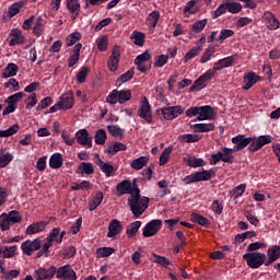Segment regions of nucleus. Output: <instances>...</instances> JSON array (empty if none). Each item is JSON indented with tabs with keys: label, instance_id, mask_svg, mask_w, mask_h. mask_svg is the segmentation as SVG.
<instances>
[{
	"label": "nucleus",
	"instance_id": "nucleus-1",
	"mask_svg": "<svg viewBox=\"0 0 280 280\" xmlns=\"http://www.w3.org/2000/svg\"><path fill=\"white\" fill-rule=\"evenodd\" d=\"M131 191H133V198L128 199V205L133 218L139 219L150 205V198L141 197V190L137 185V178H133L131 182Z\"/></svg>",
	"mask_w": 280,
	"mask_h": 280
},
{
	"label": "nucleus",
	"instance_id": "nucleus-2",
	"mask_svg": "<svg viewBox=\"0 0 280 280\" xmlns=\"http://www.w3.org/2000/svg\"><path fill=\"white\" fill-rule=\"evenodd\" d=\"M215 176V171L213 168L197 171L190 175H187L182 179L184 185H191V183H202L207 180H211Z\"/></svg>",
	"mask_w": 280,
	"mask_h": 280
},
{
	"label": "nucleus",
	"instance_id": "nucleus-3",
	"mask_svg": "<svg viewBox=\"0 0 280 280\" xmlns=\"http://www.w3.org/2000/svg\"><path fill=\"white\" fill-rule=\"evenodd\" d=\"M132 100V92L130 90H113L106 97L107 104L115 106V104H126Z\"/></svg>",
	"mask_w": 280,
	"mask_h": 280
},
{
	"label": "nucleus",
	"instance_id": "nucleus-4",
	"mask_svg": "<svg viewBox=\"0 0 280 280\" xmlns=\"http://www.w3.org/2000/svg\"><path fill=\"white\" fill-rule=\"evenodd\" d=\"M152 54L150 50L138 55L135 59V65L137 66L138 71L141 73H148L152 69Z\"/></svg>",
	"mask_w": 280,
	"mask_h": 280
},
{
	"label": "nucleus",
	"instance_id": "nucleus-5",
	"mask_svg": "<svg viewBox=\"0 0 280 280\" xmlns=\"http://www.w3.org/2000/svg\"><path fill=\"white\" fill-rule=\"evenodd\" d=\"M247 266L253 269L261 268L266 261V254L260 252H253L243 255Z\"/></svg>",
	"mask_w": 280,
	"mask_h": 280
},
{
	"label": "nucleus",
	"instance_id": "nucleus-6",
	"mask_svg": "<svg viewBox=\"0 0 280 280\" xmlns=\"http://www.w3.org/2000/svg\"><path fill=\"white\" fill-rule=\"evenodd\" d=\"M231 152L232 151L229 148L224 147L218 153L211 154L209 159L210 165H218L220 161L223 163H233L235 155L231 154Z\"/></svg>",
	"mask_w": 280,
	"mask_h": 280
},
{
	"label": "nucleus",
	"instance_id": "nucleus-7",
	"mask_svg": "<svg viewBox=\"0 0 280 280\" xmlns=\"http://www.w3.org/2000/svg\"><path fill=\"white\" fill-rule=\"evenodd\" d=\"M232 143H234V147L232 149L229 148V150H231V154H233V152H240L248 145H252L253 137L246 138L245 135H237L232 138Z\"/></svg>",
	"mask_w": 280,
	"mask_h": 280
},
{
	"label": "nucleus",
	"instance_id": "nucleus-8",
	"mask_svg": "<svg viewBox=\"0 0 280 280\" xmlns=\"http://www.w3.org/2000/svg\"><path fill=\"white\" fill-rule=\"evenodd\" d=\"M252 144L248 145V152H259L264 145H268V143H272V136L265 135L257 137H252Z\"/></svg>",
	"mask_w": 280,
	"mask_h": 280
},
{
	"label": "nucleus",
	"instance_id": "nucleus-9",
	"mask_svg": "<svg viewBox=\"0 0 280 280\" xmlns=\"http://www.w3.org/2000/svg\"><path fill=\"white\" fill-rule=\"evenodd\" d=\"M159 110H161L162 116L164 119H166V121H172L173 119H176V117H180V115L185 113V108L182 105L162 107L158 109V113Z\"/></svg>",
	"mask_w": 280,
	"mask_h": 280
},
{
	"label": "nucleus",
	"instance_id": "nucleus-10",
	"mask_svg": "<svg viewBox=\"0 0 280 280\" xmlns=\"http://www.w3.org/2000/svg\"><path fill=\"white\" fill-rule=\"evenodd\" d=\"M24 96L25 94L23 92H18L8 96L5 100V104H8V106L3 109L2 116L5 117L7 115H10V113H14V110H16V104H19Z\"/></svg>",
	"mask_w": 280,
	"mask_h": 280
},
{
	"label": "nucleus",
	"instance_id": "nucleus-11",
	"mask_svg": "<svg viewBox=\"0 0 280 280\" xmlns=\"http://www.w3.org/2000/svg\"><path fill=\"white\" fill-rule=\"evenodd\" d=\"M163 226V221L161 219H155L145 224L142 231L143 237H154L161 231Z\"/></svg>",
	"mask_w": 280,
	"mask_h": 280
},
{
	"label": "nucleus",
	"instance_id": "nucleus-12",
	"mask_svg": "<svg viewBox=\"0 0 280 280\" xmlns=\"http://www.w3.org/2000/svg\"><path fill=\"white\" fill-rule=\"evenodd\" d=\"M42 246H43V242L40 241V238H35L33 241L26 240L25 242H23L21 245V248L24 255L32 257L33 253H35V250H40Z\"/></svg>",
	"mask_w": 280,
	"mask_h": 280
},
{
	"label": "nucleus",
	"instance_id": "nucleus-13",
	"mask_svg": "<svg viewBox=\"0 0 280 280\" xmlns=\"http://www.w3.org/2000/svg\"><path fill=\"white\" fill-rule=\"evenodd\" d=\"M218 117V113H215V109L211 105H203L199 106V116L195 119V121H207V120H213Z\"/></svg>",
	"mask_w": 280,
	"mask_h": 280
},
{
	"label": "nucleus",
	"instance_id": "nucleus-14",
	"mask_svg": "<svg viewBox=\"0 0 280 280\" xmlns=\"http://www.w3.org/2000/svg\"><path fill=\"white\" fill-rule=\"evenodd\" d=\"M74 104H75L74 94H73V91L71 90L63 93L59 97L58 106H60V110H71Z\"/></svg>",
	"mask_w": 280,
	"mask_h": 280
},
{
	"label": "nucleus",
	"instance_id": "nucleus-15",
	"mask_svg": "<svg viewBox=\"0 0 280 280\" xmlns=\"http://www.w3.org/2000/svg\"><path fill=\"white\" fill-rule=\"evenodd\" d=\"M57 279H65V280H78V275L73 269H71V266L65 265L62 267H59L57 269Z\"/></svg>",
	"mask_w": 280,
	"mask_h": 280
},
{
	"label": "nucleus",
	"instance_id": "nucleus-16",
	"mask_svg": "<svg viewBox=\"0 0 280 280\" xmlns=\"http://www.w3.org/2000/svg\"><path fill=\"white\" fill-rule=\"evenodd\" d=\"M139 117L141 119H144L147 124H152V106L150 105V102L147 97H144V101H142L141 107L139 109Z\"/></svg>",
	"mask_w": 280,
	"mask_h": 280
},
{
	"label": "nucleus",
	"instance_id": "nucleus-17",
	"mask_svg": "<svg viewBox=\"0 0 280 280\" xmlns=\"http://www.w3.org/2000/svg\"><path fill=\"white\" fill-rule=\"evenodd\" d=\"M9 47H15V45H25V36L19 28H12L9 34Z\"/></svg>",
	"mask_w": 280,
	"mask_h": 280
},
{
	"label": "nucleus",
	"instance_id": "nucleus-18",
	"mask_svg": "<svg viewBox=\"0 0 280 280\" xmlns=\"http://www.w3.org/2000/svg\"><path fill=\"white\" fill-rule=\"evenodd\" d=\"M119 58H121V50L119 46H114L112 50V56L108 59V69L114 73L119 67Z\"/></svg>",
	"mask_w": 280,
	"mask_h": 280
},
{
	"label": "nucleus",
	"instance_id": "nucleus-19",
	"mask_svg": "<svg viewBox=\"0 0 280 280\" xmlns=\"http://www.w3.org/2000/svg\"><path fill=\"white\" fill-rule=\"evenodd\" d=\"M75 140L79 145H86L88 148H93V138L89 136V130L81 129L75 132Z\"/></svg>",
	"mask_w": 280,
	"mask_h": 280
},
{
	"label": "nucleus",
	"instance_id": "nucleus-20",
	"mask_svg": "<svg viewBox=\"0 0 280 280\" xmlns=\"http://www.w3.org/2000/svg\"><path fill=\"white\" fill-rule=\"evenodd\" d=\"M57 269L56 267H50L48 269L45 268H38L37 270H35V279L36 280H51L54 279V275H56Z\"/></svg>",
	"mask_w": 280,
	"mask_h": 280
},
{
	"label": "nucleus",
	"instance_id": "nucleus-21",
	"mask_svg": "<svg viewBox=\"0 0 280 280\" xmlns=\"http://www.w3.org/2000/svg\"><path fill=\"white\" fill-rule=\"evenodd\" d=\"M117 196H126V194H130L131 198H133L135 192L132 191V183L128 179H124L122 182L116 185Z\"/></svg>",
	"mask_w": 280,
	"mask_h": 280
},
{
	"label": "nucleus",
	"instance_id": "nucleus-22",
	"mask_svg": "<svg viewBox=\"0 0 280 280\" xmlns=\"http://www.w3.org/2000/svg\"><path fill=\"white\" fill-rule=\"evenodd\" d=\"M47 229V222L46 221H37L35 223H32L26 228V235H36V233H43Z\"/></svg>",
	"mask_w": 280,
	"mask_h": 280
},
{
	"label": "nucleus",
	"instance_id": "nucleus-23",
	"mask_svg": "<svg viewBox=\"0 0 280 280\" xmlns=\"http://www.w3.org/2000/svg\"><path fill=\"white\" fill-rule=\"evenodd\" d=\"M194 132H213L215 130V124L213 122H200V124H189Z\"/></svg>",
	"mask_w": 280,
	"mask_h": 280
},
{
	"label": "nucleus",
	"instance_id": "nucleus-24",
	"mask_svg": "<svg viewBox=\"0 0 280 280\" xmlns=\"http://www.w3.org/2000/svg\"><path fill=\"white\" fill-rule=\"evenodd\" d=\"M124 225H121V221L114 219L109 222L107 237H115L121 233Z\"/></svg>",
	"mask_w": 280,
	"mask_h": 280
},
{
	"label": "nucleus",
	"instance_id": "nucleus-25",
	"mask_svg": "<svg viewBox=\"0 0 280 280\" xmlns=\"http://www.w3.org/2000/svg\"><path fill=\"white\" fill-rule=\"evenodd\" d=\"M184 163H186L188 167L194 168L205 167V165H207V162L202 158H196L194 155H188L184 158Z\"/></svg>",
	"mask_w": 280,
	"mask_h": 280
},
{
	"label": "nucleus",
	"instance_id": "nucleus-26",
	"mask_svg": "<svg viewBox=\"0 0 280 280\" xmlns=\"http://www.w3.org/2000/svg\"><path fill=\"white\" fill-rule=\"evenodd\" d=\"M82 49V43L75 44L72 52H70V57L68 58V67L71 69L77 62L80 60V51Z\"/></svg>",
	"mask_w": 280,
	"mask_h": 280
},
{
	"label": "nucleus",
	"instance_id": "nucleus-27",
	"mask_svg": "<svg viewBox=\"0 0 280 280\" xmlns=\"http://www.w3.org/2000/svg\"><path fill=\"white\" fill-rule=\"evenodd\" d=\"M96 165H98L101 172H103V174H105L107 178H109L110 176H114L115 172H117V170H115V166L102 161V159H98V161L96 162Z\"/></svg>",
	"mask_w": 280,
	"mask_h": 280
},
{
	"label": "nucleus",
	"instance_id": "nucleus-28",
	"mask_svg": "<svg viewBox=\"0 0 280 280\" xmlns=\"http://www.w3.org/2000/svg\"><path fill=\"white\" fill-rule=\"evenodd\" d=\"M190 220L195 224H199V226H205V229H209V226H211V222L209 221V219L205 218L200 213L192 212L190 215Z\"/></svg>",
	"mask_w": 280,
	"mask_h": 280
},
{
	"label": "nucleus",
	"instance_id": "nucleus-29",
	"mask_svg": "<svg viewBox=\"0 0 280 280\" xmlns=\"http://www.w3.org/2000/svg\"><path fill=\"white\" fill-rule=\"evenodd\" d=\"M207 19L195 22L190 27L189 38H191V36H196V34H200V32L207 27Z\"/></svg>",
	"mask_w": 280,
	"mask_h": 280
},
{
	"label": "nucleus",
	"instance_id": "nucleus-30",
	"mask_svg": "<svg viewBox=\"0 0 280 280\" xmlns=\"http://www.w3.org/2000/svg\"><path fill=\"white\" fill-rule=\"evenodd\" d=\"M66 8L70 14H74L75 19L80 14V0H66Z\"/></svg>",
	"mask_w": 280,
	"mask_h": 280
},
{
	"label": "nucleus",
	"instance_id": "nucleus-31",
	"mask_svg": "<svg viewBox=\"0 0 280 280\" xmlns=\"http://www.w3.org/2000/svg\"><path fill=\"white\" fill-rule=\"evenodd\" d=\"M12 161H14V154L10 152L5 153V149H1L0 150V170H2V167H8V165H10Z\"/></svg>",
	"mask_w": 280,
	"mask_h": 280
},
{
	"label": "nucleus",
	"instance_id": "nucleus-32",
	"mask_svg": "<svg viewBox=\"0 0 280 280\" xmlns=\"http://www.w3.org/2000/svg\"><path fill=\"white\" fill-rule=\"evenodd\" d=\"M244 90L248 91L249 89H253L257 82H259V77L255 74V72H249L244 77Z\"/></svg>",
	"mask_w": 280,
	"mask_h": 280
},
{
	"label": "nucleus",
	"instance_id": "nucleus-33",
	"mask_svg": "<svg viewBox=\"0 0 280 280\" xmlns=\"http://www.w3.org/2000/svg\"><path fill=\"white\" fill-rule=\"evenodd\" d=\"M16 250H19V247L15 245L13 246H1L0 245V255H2L3 259H10L16 255Z\"/></svg>",
	"mask_w": 280,
	"mask_h": 280
},
{
	"label": "nucleus",
	"instance_id": "nucleus-34",
	"mask_svg": "<svg viewBox=\"0 0 280 280\" xmlns=\"http://www.w3.org/2000/svg\"><path fill=\"white\" fill-rule=\"evenodd\" d=\"M78 171L82 176L86 174V176H91V174H95V167H93V163L91 162H81L78 166Z\"/></svg>",
	"mask_w": 280,
	"mask_h": 280
},
{
	"label": "nucleus",
	"instance_id": "nucleus-35",
	"mask_svg": "<svg viewBox=\"0 0 280 280\" xmlns=\"http://www.w3.org/2000/svg\"><path fill=\"white\" fill-rule=\"evenodd\" d=\"M229 67H233V57H225L214 62V71H222V69H226Z\"/></svg>",
	"mask_w": 280,
	"mask_h": 280
},
{
	"label": "nucleus",
	"instance_id": "nucleus-36",
	"mask_svg": "<svg viewBox=\"0 0 280 280\" xmlns=\"http://www.w3.org/2000/svg\"><path fill=\"white\" fill-rule=\"evenodd\" d=\"M62 163V154L60 153H54L49 159V167H51V170H60Z\"/></svg>",
	"mask_w": 280,
	"mask_h": 280
},
{
	"label": "nucleus",
	"instance_id": "nucleus-37",
	"mask_svg": "<svg viewBox=\"0 0 280 280\" xmlns=\"http://www.w3.org/2000/svg\"><path fill=\"white\" fill-rule=\"evenodd\" d=\"M19 73V66L16 63H8L4 71L2 72V78H14Z\"/></svg>",
	"mask_w": 280,
	"mask_h": 280
},
{
	"label": "nucleus",
	"instance_id": "nucleus-38",
	"mask_svg": "<svg viewBox=\"0 0 280 280\" xmlns=\"http://www.w3.org/2000/svg\"><path fill=\"white\" fill-rule=\"evenodd\" d=\"M148 161H150V158L148 156H140L138 159H135L131 163H130V167H132V170H143L145 167V165H148Z\"/></svg>",
	"mask_w": 280,
	"mask_h": 280
},
{
	"label": "nucleus",
	"instance_id": "nucleus-39",
	"mask_svg": "<svg viewBox=\"0 0 280 280\" xmlns=\"http://www.w3.org/2000/svg\"><path fill=\"white\" fill-rule=\"evenodd\" d=\"M139 229H141V221H135L127 226L126 235L128 237H136L137 233H139Z\"/></svg>",
	"mask_w": 280,
	"mask_h": 280
},
{
	"label": "nucleus",
	"instance_id": "nucleus-40",
	"mask_svg": "<svg viewBox=\"0 0 280 280\" xmlns=\"http://www.w3.org/2000/svg\"><path fill=\"white\" fill-rule=\"evenodd\" d=\"M102 200H104V194L98 191L95 194L94 198L90 201L89 211H95L100 205H102Z\"/></svg>",
	"mask_w": 280,
	"mask_h": 280
},
{
	"label": "nucleus",
	"instance_id": "nucleus-41",
	"mask_svg": "<svg viewBox=\"0 0 280 280\" xmlns=\"http://www.w3.org/2000/svg\"><path fill=\"white\" fill-rule=\"evenodd\" d=\"M126 150H128V147H126V144L116 141L113 145L108 147L107 153L110 154L112 156H115L117 152H124Z\"/></svg>",
	"mask_w": 280,
	"mask_h": 280
},
{
	"label": "nucleus",
	"instance_id": "nucleus-42",
	"mask_svg": "<svg viewBox=\"0 0 280 280\" xmlns=\"http://www.w3.org/2000/svg\"><path fill=\"white\" fill-rule=\"evenodd\" d=\"M159 19H161V13L159 11H153L149 14V18L147 19V24L149 27L154 30L159 23Z\"/></svg>",
	"mask_w": 280,
	"mask_h": 280
},
{
	"label": "nucleus",
	"instance_id": "nucleus-43",
	"mask_svg": "<svg viewBox=\"0 0 280 280\" xmlns=\"http://www.w3.org/2000/svg\"><path fill=\"white\" fill-rule=\"evenodd\" d=\"M131 39L138 47H143L145 45V34L139 32V31H133L131 34Z\"/></svg>",
	"mask_w": 280,
	"mask_h": 280
},
{
	"label": "nucleus",
	"instance_id": "nucleus-44",
	"mask_svg": "<svg viewBox=\"0 0 280 280\" xmlns=\"http://www.w3.org/2000/svg\"><path fill=\"white\" fill-rule=\"evenodd\" d=\"M106 139H108V136L104 129H98L94 135V141L96 145H104V143H106Z\"/></svg>",
	"mask_w": 280,
	"mask_h": 280
},
{
	"label": "nucleus",
	"instance_id": "nucleus-45",
	"mask_svg": "<svg viewBox=\"0 0 280 280\" xmlns=\"http://www.w3.org/2000/svg\"><path fill=\"white\" fill-rule=\"evenodd\" d=\"M78 40H82V34L80 32H74L66 38L67 47H73L78 43Z\"/></svg>",
	"mask_w": 280,
	"mask_h": 280
},
{
	"label": "nucleus",
	"instance_id": "nucleus-46",
	"mask_svg": "<svg viewBox=\"0 0 280 280\" xmlns=\"http://www.w3.org/2000/svg\"><path fill=\"white\" fill-rule=\"evenodd\" d=\"M4 215L9 219L11 224H19V222L23 220L21 212L16 210L10 211L8 214L4 213Z\"/></svg>",
	"mask_w": 280,
	"mask_h": 280
},
{
	"label": "nucleus",
	"instance_id": "nucleus-47",
	"mask_svg": "<svg viewBox=\"0 0 280 280\" xmlns=\"http://www.w3.org/2000/svg\"><path fill=\"white\" fill-rule=\"evenodd\" d=\"M107 130L112 137H124V135H126V129H121L117 125H108Z\"/></svg>",
	"mask_w": 280,
	"mask_h": 280
},
{
	"label": "nucleus",
	"instance_id": "nucleus-48",
	"mask_svg": "<svg viewBox=\"0 0 280 280\" xmlns=\"http://www.w3.org/2000/svg\"><path fill=\"white\" fill-rule=\"evenodd\" d=\"M200 51H202V46L191 48L189 51L186 52L184 61L189 62V60L196 58V56H199Z\"/></svg>",
	"mask_w": 280,
	"mask_h": 280
},
{
	"label": "nucleus",
	"instance_id": "nucleus-49",
	"mask_svg": "<svg viewBox=\"0 0 280 280\" xmlns=\"http://www.w3.org/2000/svg\"><path fill=\"white\" fill-rule=\"evenodd\" d=\"M266 16L268 19L269 30H279L280 22L278 19L275 18V14H272L271 12H267Z\"/></svg>",
	"mask_w": 280,
	"mask_h": 280
},
{
	"label": "nucleus",
	"instance_id": "nucleus-50",
	"mask_svg": "<svg viewBox=\"0 0 280 280\" xmlns=\"http://www.w3.org/2000/svg\"><path fill=\"white\" fill-rule=\"evenodd\" d=\"M115 253L113 247H101L96 249V257L101 259L102 257H110Z\"/></svg>",
	"mask_w": 280,
	"mask_h": 280
},
{
	"label": "nucleus",
	"instance_id": "nucleus-51",
	"mask_svg": "<svg viewBox=\"0 0 280 280\" xmlns=\"http://www.w3.org/2000/svg\"><path fill=\"white\" fill-rule=\"evenodd\" d=\"M180 141L184 143H198L200 141V136L192 133H185L179 137Z\"/></svg>",
	"mask_w": 280,
	"mask_h": 280
},
{
	"label": "nucleus",
	"instance_id": "nucleus-52",
	"mask_svg": "<svg viewBox=\"0 0 280 280\" xmlns=\"http://www.w3.org/2000/svg\"><path fill=\"white\" fill-rule=\"evenodd\" d=\"M154 264H159L160 266H163V268H167V266H172V261L167 259L165 256H159L156 254H153Z\"/></svg>",
	"mask_w": 280,
	"mask_h": 280
},
{
	"label": "nucleus",
	"instance_id": "nucleus-53",
	"mask_svg": "<svg viewBox=\"0 0 280 280\" xmlns=\"http://www.w3.org/2000/svg\"><path fill=\"white\" fill-rule=\"evenodd\" d=\"M213 54H215V47L209 46L201 56V59H200L201 65H205V62H209Z\"/></svg>",
	"mask_w": 280,
	"mask_h": 280
},
{
	"label": "nucleus",
	"instance_id": "nucleus-54",
	"mask_svg": "<svg viewBox=\"0 0 280 280\" xmlns=\"http://www.w3.org/2000/svg\"><path fill=\"white\" fill-rule=\"evenodd\" d=\"M51 104H54V98L51 96H46L38 103L36 110H45V108H49Z\"/></svg>",
	"mask_w": 280,
	"mask_h": 280
},
{
	"label": "nucleus",
	"instance_id": "nucleus-55",
	"mask_svg": "<svg viewBox=\"0 0 280 280\" xmlns=\"http://www.w3.org/2000/svg\"><path fill=\"white\" fill-rule=\"evenodd\" d=\"M43 27H45V20L43 18H38L35 26L33 28V33L35 36H37V38L40 36V34L43 33Z\"/></svg>",
	"mask_w": 280,
	"mask_h": 280
},
{
	"label": "nucleus",
	"instance_id": "nucleus-56",
	"mask_svg": "<svg viewBox=\"0 0 280 280\" xmlns=\"http://www.w3.org/2000/svg\"><path fill=\"white\" fill-rule=\"evenodd\" d=\"M231 36H235V31L233 30H221L219 37L217 38V40L219 43H224V40H226V38H231Z\"/></svg>",
	"mask_w": 280,
	"mask_h": 280
},
{
	"label": "nucleus",
	"instance_id": "nucleus-57",
	"mask_svg": "<svg viewBox=\"0 0 280 280\" xmlns=\"http://www.w3.org/2000/svg\"><path fill=\"white\" fill-rule=\"evenodd\" d=\"M267 257H270L271 259L276 260L280 258V249L279 245H272L267 250Z\"/></svg>",
	"mask_w": 280,
	"mask_h": 280
},
{
	"label": "nucleus",
	"instance_id": "nucleus-58",
	"mask_svg": "<svg viewBox=\"0 0 280 280\" xmlns=\"http://www.w3.org/2000/svg\"><path fill=\"white\" fill-rule=\"evenodd\" d=\"M21 8H23V2H16L13 3L8 11V16L10 19H12L13 16H16V14H19V12H21Z\"/></svg>",
	"mask_w": 280,
	"mask_h": 280
},
{
	"label": "nucleus",
	"instance_id": "nucleus-59",
	"mask_svg": "<svg viewBox=\"0 0 280 280\" xmlns=\"http://www.w3.org/2000/svg\"><path fill=\"white\" fill-rule=\"evenodd\" d=\"M228 12L231 14H240L242 12V4L238 2H226Z\"/></svg>",
	"mask_w": 280,
	"mask_h": 280
},
{
	"label": "nucleus",
	"instance_id": "nucleus-60",
	"mask_svg": "<svg viewBox=\"0 0 280 280\" xmlns=\"http://www.w3.org/2000/svg\"><path fill=\"white\" fill-rule=\"evenodd\" d=\"M211 211H213L214 215H222V212L224 211V206L220 203L219 200H213L211 203Z\"/></svg>",
	"mask_w": 280,
	"mask_h": 280
},
{
	"label": "nucleus",
	"instance_id": "nucleus-61",
	"mask_svg": "<svg viewBox=\"0 0 280 280\" xmlns=\"http://www.w3.org/2000/svg\"><path fill=\"white\" fill-rule=\"evenodd\" d=\"M26 110H32V108H34V106H36L38 104V98L36 96V93L31 94L26 101Z\"/></svg>",
	"mask_w": 280,
	"mask_h": 280
},
{
	"label": "nucleus",
	"instance_id": "nucleus-62",
	"mask_svg": "<svg viewBox=\"0 0 280 280\" xmlns=\"http://www.w3.org/2000/svg\"><path fill=\"white\" fill-rule=\"evenodd\" d=\"M86 75H89V67H83L77 74V82L84 84L86 82Z\"/></svg>",
	"mask_w": 280,
	"mask_h": 280
},
{
	"label": "nucleus",
	"instance_id": "nucleus-63",
	"mask_svg": "<svg viewBox=\"0 0 280 280\" xmlns=\"http://www.w3.org/2000/svg\"><path fill=\"white\" fill-rule=\"evenodd\" d=\"M170 154H172V148L168 147L164 149V151L160 155V165H167V162L170 161Z\"/></svg>",
	"mask_w": 280,
	"mask_h": 280
},
{
	"label": "nucleus",
	"instance_id": "nucleus-64",
	"mask_svg": "<svg viewBox=\"0 0 280 280\" xmlns=\"http://www.w3.org/2000/svg\"><path fill=\"white\" fill-rule=\"evenodd\" d=\"M228 4L226 2L221 3L217 10L214 11V14L212 15V19H219V16H222V14H226Z\"/></svg>",
	"mask_w": 280,
	"mask_h": 280
}]
</instances>
